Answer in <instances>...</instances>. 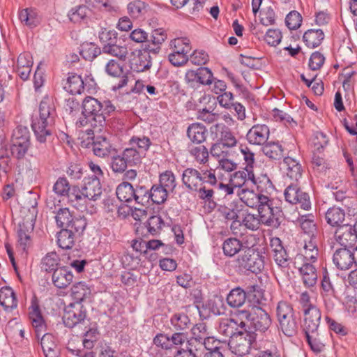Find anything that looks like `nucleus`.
I'll return each instance as SVG.
<instances>
[{"label": "nucleus", "instance_id": "nucleus-1", "mask_svg": "<svg viewBox=\"0 0 357 357\" xmlns=\"http://www.w3.org/2000/svg\"><path fill=\"white\" fill-rule=\"evenodd\" d=\"M187 334L183 332H175L172 335L159 333L153 339L155 346L162 349L160 357H198L197 349L186 344Z\"/></svg>", "mask_w": 357, "mask_h": 357}, {"label": "nucleus", "instance_id": "nucleus-2", "mask_svg": "<svg viewBox=\"0 0 357 357\" xmlns=\"http://www.w3.org/2000/svg\"><path fill=\"white\" fill-rule=\"evenodd\" d=\"M82 107L84 119H80L77 123L84 126L89 123L93 128H98L99 130L105 125L107 117L115 111V106L110 100L102 102L91 96L83 100Z\"/></svg>", "mask_w": 357, "mask_h": 357}, {"label": "nucleus", "instance_id": "nucleus-3", "mask_svg": "<svg viewBox=\"0 0 357 357\" xmlns=\"http://www.w3.org/2000/svg\"><path fill=\"white\" fill-rule=\"evenodd\" d=\"M39 119L33 120L31 123L32 129L37 140L40 144L46 142V137L52 135L49 126L53 123L56 116L54 101L49 97H45L40 103Z\"/></svg>", "mask_w": 357, "mask_h": 357}, {"label": "nucleus", "instance_id": "nucleus-4", "mask_svg": "<svg viewBox=\"0 0 357 357\" xmlns=\"http://www.w3.org/2000/svg\"><path fill=\"white\" fill-rule=\"evenodd\" d=\"M210 183H218L215 170L210 168L201 167L199 169L193 167L186 168L182 174L183 185L191 191L198 189L205 182Z\"/></svg>", "mask_w": 357, "mask_h": 357}, {"label": "nucleus", "instance_id": "nucleus-5", "mask_svg": "<svg viewBox=\"0 0 357 357\" xmlns=\"http://www.w3.org/2000/svg\"><path fill=\"white\" fill-rule=\"evenodd\" d=\"M276 316L279 328L287 337L297 333L298 323L292 305L286 301H280L276 307Z\"/></svg>", "mask_w": 357, "mask_h": 357}, {"label": "nucleus", "instance_id": "nucleus-6", "mask_svg": "<svg viewBox=\"0 0 357 357\" xmlns=\"http://www.w3.org/2000/svg\"><path fill=\"white\" fill-rule=\"evenodd\" d=\"M236 266L241 271L258 273L264 267V256L254 246H246L236 259Z\"/></svg>", "mask_w": 357, "mask_h": 357}, {"label": "nucleus", "instance_id": "nucleus-7", "mask_svg": "<svg viewBox=\"0 0 357 357\" xmlns=\"http://www.w3.org/2000/svg\"><path fill=\"white\" fill-rule=\"evenodd\" d=\"M263 203L264 204H261L258 208L261 225L272 229L279 228L284 218L282 208L270 197Z\"/></svg>", "mask_w": 357, "mask_h": 357}, {"label": "nucleus", "instance_id": "nucleus-8", "mask_svg": "<svg viewBox=\"0 0 357 357\" xmlns=\"http://www.w3.org/2000/svg\"><path fill=\"white\" fill-rule=\"evenodd\" d=\"M54 218L56 227L61 229L87 226V220L84 215L75 214L67 207L59 208Z\"/></svg>", "mask_w": 357, "mask_h": 357}, {"label": "nucleus", "instance_id": "nucleus-9", "mask_svg": "<svg viewBox=\"0 0 357 357\" xmlns=\"http://www.w3.org/2000/svg\"><path fill=\"white\" fill-rule=\"evenodd\" d=\"M255 339V333L248 331L245 328L229 340V346L232 353L243 356L249 354Z\"/></svg>", "mask_w": 357, "mask_h": 357}, {"label": "nucleus", "instance_id": "nucleus-10", "mask_svg": "<svg viewBox=\"0 0 357 357\" xmlns=\"http://www.w3.org/2000/svg\"><path fill=\"white\" fill-rule=\"evenodd\" d=\"M86 311L82 303H70L64 310L63 321L66 326L73 328L77 324L84 321Z\"/></svg>", "mask_w": 357, "mask_h": 357}, {"label": "nucleus", "instance_id": "nucleus-11", "mask_svg": "<svg viewBox=\"0 0 357 357\" xmlns=\"http://www.w3.org/2000/svg\"><path fill=\"white\" fill-rule=\"evenodd\" d=\"M86 227H74L71 229H62L57 232V244L63 250L71 249L75 243V241L79 238Z\"/></svg>", "mask_w": 357, "mask_h": 357}, {"label": "nucleus", "instance_id": "nucleus-12", "mask_svg": "<svg viewBox=\"0 0 357 357\" xmlns=\"http://www.w3.org/2000/svg\"><path fill=\"white\" fill-rule=\"evenodd\" d=\"M270 248L272 257L276 264L282 268H288L291 258L280 238L278 237L271 238Z\"/></svg>", "mask_w": 357, "mask_h": 357}, {"label": "nucleus", "instance_id": "nucleus-13", "mask_svg": "<svg viewBox=\"0 0 357 357\" xmlns=\"http://www.w3.org/2000/svg\"><path fill=\"white\" fill-rule=\"evenodd\" d=\"M335 238L340 245L351 248L357 241V232L351 224H343L335 232Z\"/></svg>", "mask_w": 357, "mask_h": 357}, {"label": "nucleus", "instance_id": "nucleus-14", "mask_svg": "<svg viewBox=\"0 0 357 357\" xmlns=\"http://www.w3.org/2000/svg\"><path fill=\"white\" fill-rule=\"evenodd\" d=\"M246 328V323L244 321L238 322L234 318L221 319L219 321L217 330L222 335L232 339V337L238 335Z\"/></svg>", "mask_w": 357, "mask_h": 357}, {"label": "nucleus", "instance_id": "nucleus-15", "mask_svg": "<svg viewBox=\"0 0 357 357\" xmlns=\"http://www.w3.org/2000/svg\"><path fill=\"white\" fill-rule=\"evenodd\" d=\"M270 130L265 124H256L250 128L246 134V139L252 145L263 146L268 140Z\"/></svg>", "mask_w": 357, "mask_h": 357}, {"label": "nucleus", "instance_id": "nucleus-16", "mask_svg": "<svg viewBox=\"0 0 357 357\" xmlns=\"http://www.w3.org/2000/svg\"><path fill=\"white\" fill-rule=\"evenodd\" d=\"M303 331L305 333H316L318 331L321 313L318 307H312L303 312Z\"/></svg>", "mask_w": 357, "mask_h": 357}, {"label": "nucleus", "instance_id": "nucleus-17", "mask_svg": "<svg viewBox=\"0 0 357 357\" xmlns=\"http://www.w3.org/2000/svg\"><path fill=\"white\" fill-rule=\"evenodd\" d=\"M241 200L248 207L252 208H260L261 204L266 202L269 197L267 195L261 193H256L253 190H250V188H243L241 191L238 192Z\"/></svg>", "mask_w": 357, "mask_h": 357}, {"label": "nucleus", "instance_id": "nucleus-18", "mask_svg": "<svg viewBox=\"0 0 357 357\" xmlns=\"http://www.w3.org/2000/svg\"><path fill=\"white\" fill-rule=\"evenodd\" d=\"M253 314L250 321L252 326L260 332L266 331L271 325V319L268 313L261 307L252 306Z\"/></svg>", "mask_w": 357, "mask_h": 357}, {"label": "nucleus", "instance_id": "nucleus-19", "mask_svg": "<svg viewBox=\"0 0 357 357\" xmlns=\"http://www.w3.org/2000/svg\"><path fill=\"white\" fill-rule=\"evenodd\" d=\"M74 275L71 269L68 266L56 268L52 275V282L58 289H66L73 281Z\"/></svg>", "mask_w": 357, "mask_h": 357}, {"label": "nucleus", "instance_id": "nucleus-20", "mask_svg": "<svg viewBox=\"0 0 357 357\" xmlns=\"http://www.w3.org/2000/svg\"><path fill=\"white\" fill-rule=\"evenodd\" d=\"M333 261L335 266L342 271L349 269L355 260L352 251L349 248H342L337 249L333 256Z\"/></svg>", "mask_w": 357, "mask_h": 357}, {"label": "nucleus", "instance_id": "nucleus-21", "mask_svg": "<svg viewBox=\"0 0 357 357\" xmlns=\"http://www.w3.org/2000/svg\"><path fill=\"white\" fill-rule=\"evenodd\" d=\"M105 72L109 76L120 77L119 83L113 86L114 90L120 89L127 84L128 79L124 72L123 66L114 59H111L107 63L105 66Z\"/></svg>", "mask_w": 357, "mask_h": 357}, {"label": "nucleus", "instance_id": "nucleus-22", "mask_svg": "<svg viewBox=\"0 0 357 357\" xmlns=\"http://www.w3.org/2000/svg\"><path fill=\"white\" fill-rule=\"evenodd\" d=\"M82 188L86 200L96 201L102 192L100 181L96 178H84Z\"/></svg>", "mask_w": 357, "mask_h": 357}, {"label": "nucleus", "instance_id": "nucleus-23", "mask_svg": "<svg viewBox=\"0 0 357 357\" xmlns=\"http://www.w3.org/2000/svg\"><path fill=\"white\" fill-rule=\"evenodd\" d=\"M254 178L253 171L244 168L234 172L230 178L231 184L235 188H251L252 179Z\"/></svg>", "mask_w": 357, "mask_h": 357}, {"label": "nucleus", "instance_id": "nucleus-24", "mask_svg": "<svg viewBox=\"0 0 357 357\" xmlns=\"http://www.w3.org/2000/svg\"><path fill=\"white\" fill-rule=\"evenodd\" d=\"M186 134L192 143L201 144L206 139L207 129L201 123H192L188 126Z\"/></svg>", "mask_w": 357, "mask_h": 357}, {"label": "nucleus", "instance_id": "nucleus-25", "mask_svg": "<svg viewBox=\"0 0 357 357\" xmlns=\"http://www.w3.org/2000/svg\"><path fill=\"white\" fill-rule=\"evenodd\" d=\"M152 65L151 56L146 51L140 52L135 56L130 62L132 71L141 73L149 70Z\"/></svg>", "mask_w": 357, "mask_h": 357}, {"label": "nucleus", "instance_id": "nucleus-26", "mask_svg": "<svg viewBox=\"0 0 357 357\" xmlns=\"http://www.w3.org/2000/svg\"><path fill=\"white\" fill-rule=\"evenodd\" d=\"M192 337L186 340L189 345L196 348V344H200L204 340L209 336L208 328L205 322L196 324L191 328Z\"/></svg>", "mask_w": 357, "mask_h": 357}, {"label": "nucleus", "instance_id": "nucleus-27", "mask_svg": "<svg viewBox=\"0 0 357 357\" xmlns=\"http://www.w3.org/2000/svg\"><path fill=\"white\" fill-rule=\"evenodd\" d=\"M93 151L96 156L105 158L109 155L112 149V146L107 137L98 135L92 137Z\"/></svg>", "mask_w": 357, "mask_h": 357}, {"label": "nucleus", "instance_id": "nucleus-28", "mask_svg": "<svg viewBox=\"0 0 357 357\" xmlns=\"http://www.w3.org/2000/svg\"><path fill=\"white\" fill-rule=\"evenodd\" d=\"M300 274L302 276V281L307 288L314 287L317 282V272L314 266L309 262H304L299 268Z\"/></svg>", "mask_w": 357, "mask_h": 357}, {"label": "nucleus", "instance_id": "nucleus-29", "mask_svg": "<svg viewBox=\"0 0 357 357\" xmlns=\"http://www.w3.org/2000/svg\"><path fill=\"white\" fill-rule=\"evenodd\" d=\"M214 128L215 130H220V136L219 138L220 142L229 149L236 146L238 142L237 139L229 127L223 123H217L211 128V130L213 131Z\"/></svg>", "mask_w": 357, "mask_h": 357}, {"label": "nucleus", "instance_id": "nucleus-30", "mask_svg": "<svg viewBox=\"0 0 357 357\" xmlns=\"http://www.w3.org/2000/svg\"><path fill=\"white\" fill-rule=\"evenodd\" d=\"M216 183H210L205 182L200 187L195 190L198 194V197L203 200L205 203H208V208L214 209L216 206V202L214 201V190L213 186H215Z\"/></svg>", "mask_w": 357, "mask_h": 357}, {"label": "nucleus", "instance_id": "nucleus-31", "mask_svg": "<svg viewBox=\"0 0 357 357\" xmlns=\"http://www.w3.org/2000/svg\"><path fill=\"white\" fill-rule=\"evenodd\" d=\"M283 163L288 177L296 181L301 178L303 167L298 161L291 157L287 156L284 158Z\"/></svg>", "mask_w": 357, "mask_h": 357}, {"label": "nucleus", "instance_id": "nucleus-32", "mask_svg": "<svg viewBox=\"0 0 357 357\" xmlns=\"http://www.w3.org/2000/svg\"><path fill=\"white\" fill-rule=\"evenodd\" d=\"M63 89L71 94H81L84 89V83L82 77L75 73L70 74L63 85Z\"/></svg>", "mask_w": 357, "mask_h": 357}, {"label": "nucleus", "instance_id": "nucleus-33", "mask_svg": "<svg viewBox=\"0 0 357 357\" xmlns=\"http://www.w3.org/2000/svg\"><path fill=\"white\" fill-rule=\"evenodd\" d=\"M255 185L259 193L271 194L275 189L274 185L266 174H261L257 177L254 175L252 179L251 187Z\"/></svg>", "mask_w": 357, "mask_h": 357}, {"label": "nucleus", "instance_id": "nucleus-34", "mask_svg": "<svg viewBox=\"0 0 357 357\" xmlns=\"http://www.w3.org/2000/svg\"><path fill=\"white\" fill-rule=\"evenodd\" d=\"M33 230V225L31 222H22L19 224V229L17 231L18 243L23 250H26V248L31 243L30 234Z\"/></svg>", "mask_w": 357, "mask_h": 357}, {"label": "nucleus", "instance_id": "nucleus-35", "mask_svg": "<svg viewBox=\"0 0 357 357\" xmlns=\"http://www.w3.org/2000/svg\"><path fill=\"white\" fill-rule=\"evenodd\" d=\"M0 304L5 310L17 307V300L15 292L10 287H3L0 289Z\"/></svg>", "mask_w": 357, "mask_h": 357}, {"label": "nucleus", "instance_id": "nucleus-36", "mask_svg": "<svg viewBox=\"0 0 357 357\" xmlns=\"http://www.w3.org/2000/svg\"><path fill=\"white\" fill-rule=\"evenodd\" d=\"M19 19L21 22L30 29L36 27L40 22L38 13L33 8L22 9L19 13Z\"/></svg>", "mask_w": 357, "mask_h": 357}, {"label": "nucleus", "instance_id": "nucleus-37", "mask_svg": "<svg viewBox=\"0 0 357 357\" xmlns=\"http://www.w3.org/2000/svg\"><path fill=\"white\" fill-rule=\"evenodd\" d=\"M324 38V33L321 29H309L303 36V40L309 48H315L319 46Z\"/></svg>", "mask_w": 357, "mask_h": 357}, {"label": "nucleus", "instance_id": "nucleus-38", "mask_svg": "<svg viewBox=\"0 0 357 357\" xmlns=\"http://www.w3.org/2000/svg\"><path fill=\"white\" fill-rule=\"evenodd\" d=\"M326 222L332 227L342 226L345 218L344 211L339 207H331L325 214Z\"/></svg>", "mask_w": 357, "mask_h": 357}, {"label": "nucleus", "instance_id": "nucleus-39", "mask_svg": "<svg viewBox=\"0 0 357 357\" xmlns=\"http://www.w3.org/2000/svg\"><path fill=\"white\" fill-rule=\"evenodd\" d=\"M262 151L271 160H280L283 157L284 149L279 142H266L263 145Z\"/></svg>", "mask_w": 357, "mask_h": 357}, {"label": "nucleus", "instance_id": "nucleus-40", "mask_svg": "<svg viewBox=\"0 0 357 357\" xmlns=\"http://www.w3.org/2000/svg\"><path fill=\"white\" fill-rule=\"evenodd\" d=\"M245 247L239 239L234 237L227 238L222 244L223 253L227 257H233L240 251L243 252Z\"/></svg>", "mask_w": 357, "mask_h": 357}, {"label": "nucleus", "instance_id": "nucleus-41", "mask_svg": "<svg viewBox=\"0 0 357 357\" xmlns=\"http://www.w3.org/2000/svg\"><path fill=\"white\" fill-rule=\"evenodd\" d=\"M246 293L241 287L231 289L227 297V302L231 307L238 308L245 302Z\"/></svg>", "mask_w": 357, "mask_h": 357}, {"label": "nucleus", "instance_id": "nucleus-42", "mask_svg": "<svg viewBox=\"0 0 357 357\" xmlns=\"http://www.w3.org/2000/svg\"><path fill=\"white\" fill-rule=\"evenodd\" d=\"M170 324L178 331L188 329L191 326V321L188 316L184 312H176L170 318Z\"/></svg>", "mask_w": 357, "mask_h": 357}, {"label": "nucleus", "instance_id": "nucleus-43", "mask_svg": "<svg viewBox=\"0 0 357 357\" xmlns=\"http://www.w3.org/2000/svg\"><path fill=\"white\" fill-rule=\"evenodd\" d=\"M71 295L76 303H81V302L90 297L91 289L84 282H79L72 287Z\"/></svg>", "mask_w": 357, "mask_h": 357}, {"label": "nucleus", "instance_id": "nucleus-44", "mask_svg": "<svg viewBox=\"0 0 357 357\" xmlns=\"http://www.w3.org/2000/svg\"><path fill=\"white\" fill-rule=\"evenodd\" d=\"M116 194L118 199L121 202H132L133 200L134 188L130 183L123 181L117 186Z\"/></svg>", "mask_w": 357, "mask_h": 357}, {"label": "nucleus", "instance_id": "nucleus-45", "mask_svg": "<svg viewBox=\"0 0 357 357\" xmlns=\"http://www.w3.org/2000/svg\"><path fill=\"white\" fill-rule=\"evenodd\" d=\"M102 51L103 53L117 57L123 61L126 60L128 55L127 47L124 45H118L117 43H114L111 45H102Z\"/></svg>", "mask_w": 357, "mask_h": 357}, {"label": "nucleus", "instance_id": "nucleus-46", "mask_svg": "<svg viewBox=\"0 0 357 357\" xmlns=\"http://www.w3.org/2000/svg\"><path fill=\"white\" fill-rule=\"evenodd\" d=\"M127 164L130 167L137 166L142 162V155L137 149L129 146L126 148L121 153Z\"/></svg>", "mask_w": 357, "mask_h": 357}, {"label": "nucleus", "instance_id": "nucleus-47", "mask_svg": "<svg viewBox=\"0 0 357 357\" xmlns=\"http://www.w3.org/2000/svg\"><path fill=\"white\" fill-rule=\"evenodd\" d=\"M169 192L162 185H153L150 189V199L154 204H161L167 200Z\"/></svg>", "mask_w": 357, "mask_h": 357}, {"label": "nucleus", "instance_id": "nucleus-48", "mask_svg": "<svg viewBox=\"0 0 357 357\" xmlns=\"http://www.w3.org/2000/svg\"><path fill=\"white\" fill-rule=\"evenodd\" d=\"M101 52L100 48L93 43H84L81 45L79 54L87 61H92Z\"/></svg>", "mask_w": 357, "mask_h": 357}, {"label": "nucleus", "instance_id": "nucleus-49", "mask_svg": "<svg viewBox=\"0 0 357 357\" xmlns=\"http://www.w3.org/2000/svg\"><path fill=\"white\" fill-rule=\"evenodd\" d=\"M59 262V256L55 252H49L42 259L41 268L47 272H54Z\"/></svg>", "mask_w": 357, "mask_h": 357}, {"label": "nucleus", "instance_id": "nucleus-50", "mask_svg": "<svg viewBox=\"0 0 357 357\" xmlns=\"http://www.w3.org/2000/svg\"><path fill=\"white\" fill-rule=\"evenodd\" d=\"M159 185L173 192L177 185L174 173L169 170L161 173L159 176Z\"/></svg>", "mask_w": 357, "mask_h": 357}, {"label": "nucleus", "instance_id": "nucleus-51", "mask_svg": "<svg viewBox=\"0 0 357 357\" xmlns=\"http://www.w3.org/2000/svg\"><path fill=\"white\" fill-rule=\"evenodd\" d=\"M128 145L135 149L137 148V151H139L142 155L149 150L151 145V142L149 137L145 136L142 137L133 136L130 139Z\"/></svg>", "mask_w": 357, "mask_h": 357}, {"label": "nucleus", "instance_id": "nucleus-52", "mask_svg": "<svg viewBox=\"0 0 357 357\" xmlns=\"http://www.w3.org/2000/svg\"><path fill=\"white\" fill-rule=\"evenodd\" d=\"M66 197L73 204H83L86 202L82 188H79L77 185H71Z\"/></svg>", "mask_w": 357, "mask_h": 357}, {"label": "nucleus", "instance_id": "nucleus-53", "mask_svg": "<svg viewBox=\"0 0 357 357\" xmlns=\"http://www.w3.org/2000/svg\"><path fill=\"white\" fill-rule=\"evenodd\" d=\"M190 154L199 164H206L208 161L209 151L204 145L193 146L190 150Z\"/></svg>", "mask_w": 357, "mask_h": 357}, {"label": "nucleus", "instance_id": "nucleus-54", "mask_svg": "<svg viewBox=\"0 0 357 357\" xmlns=\"http://www.w3.org/2000/svg\"><path fill=\"white\" fill-rule=\"evenodd\" d=\"M150 190L145 186L137 185L134 188L133 200L138 204L146 206L150 201Z\"/></svg>", "mask_w": 357, "mask_h": 357}, {"label": "nucleus", "instance_id": "nucleus-55", "mask_svg": "<svg viewBox=\"0 0 357 357\" xmlns=\"http://www.w3.org/2000/svg\"><path fill=\"white\" fill-rule=\"evenodd\" d=\"M91 13V10L88 6L82 5L72 9L68 13V17L71 22L76 23L89 17Z\"/></svg>", "mask_w": 357, "mask_h": 357}, {"label": "nucleus", "instance_id": "nucleus-56", "mask_svg": "<svg viewBox=\"0 0 357 357\" xmlns=\"http://www.w3.org/2000/svg\"><path fill=\"white\" fill-rule=\"evenodd\" d=\"M170 46L173 52L184 53L185 55H188L191 50L190 40L186 38H178L172 40Z\"/></svg>", "mask_w": 357, "mask_h": 357}, {"label": "nucleus", "instance_id": "nucleus-57", "mask_svg": "<svg viewBox=\"0 0 357 357\" xmlns=\"http://www.w3.org/2000/svg\"><path fill=\"white\" fill-rule=\"evenodd\" d=\"M163 225L164 221L160 215H152L146 222L149 233L153 236L160 233Z\"/></svg>", "mask_w": 357, "mask_h": 357}, {"label": "nucleus", "instance_id": "nucleus-58", "mask_svg": "<svg viewBox=\"0 0 357 357\" xmlns=\"http://www.w3.org/2000/svg\"><path fill=\"white\" fill-rule=\"evenodd\" d=\"M305 335L306 341L311 350L316 354L321 352L324 349V344L319 339L318 331L316 333H306Z\"/></svg>", "mask_w": 357, "mask_h": 357}, {"label": "nucleus", "instance_id": "nucleus-59", "mask_svg": "<svg viewBox=\"0 0 357 357\" xmlns=\"http://www.w3.org/2000/svg\"><path fill=\"white\" fill-rule=\"evenodd\" d=\"M31 144L11 140L10 151L13 157L17 160L24 158Z\"/></svg>", "mask_w": 357, "mask_h": 357}, {"label": "nucleus", "instance_id": "nucleus-60", "mask_svg": "<svg viewBox=\"0 0 357 357\" xmlns=\"http://www.w3.org/2000/svg\"><path fill=\"white\" fill-rule=\"evenodd\" d=\"M11 140L31 144L30 132L27 127L18 126L13 130Z\"/></svg>", "mask_w": 357, "mask_h": 357}, {"label": "nucleus", "instance_id": "nucleus-61", "mask_svg": "<svg viewBox=\"0 0 357 357\" xmlns=\"http://www.w3.org/2000/svg\"><path fill=\"white\" fill-rule=\"evenodd\" d=\"M70 186L68 179L64 176H61L54 183L53 191L59 197H66Z\"/></svg>", "mask_w": 357, "mask_h": 357}, {"label": "nucleus", "instance_id": "nucleus-62", "mask_svg": "<svg viewBox=\"0 0 357 357\" xmlns=\"http://www.w3.org/2000/svg\"><path fill=\"white\" fill-rule=\"evenodd\" d=\"M241 211L238 206L233 204V203H231L229 206H221L219 208V211L222 215L227 220L238 219L239 218L238 213Z\"/></svg>", "mask_w": 357, "mask_h": 357}, {"label": "nucleus", "instance_id": "nucleus-63", "mask_svg": "<svg viewBox=\"0 0 357 357\" xmlns=\"http://www.w3.org/2000/svg\"><path fill=\"white\" fill-rule=\"evenodd\" d=\"M220 115L217 113L213 112L207 108L199 109L197 112V119L201 120L206 123H213L218 120Z\"/></svg>", "mask_w": 357, "mask_h": 357}, {"label": "nucleus", "instance_id": "nucleus-64", "mask_svg": "<svg viewBox=\"0 0 357 357\" xmlns=\"http://www.w3.org/2000/svg\"><path fill=\"white\" fill-rule=\"evenodd\" d=\"M146 10V3L140 0H135L128 5V10L133 18H138Z\"/></svg>", "mask_w": 357, "mask_h": 357}]
</instances>
